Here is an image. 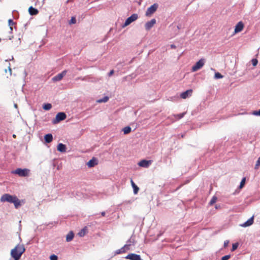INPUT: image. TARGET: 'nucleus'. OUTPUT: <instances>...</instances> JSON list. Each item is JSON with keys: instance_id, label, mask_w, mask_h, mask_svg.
Returning <instances> with one entry per match:
<instances>
[{"instance_id": "obj_46", "label": "nucleus", "mask_w": 260, "mask_h": 260, "mask_svg": "<svg viewBox=\"0 0 260 260\" xmlns=\"http://www.w3.org/2000/svg\"><path fill=\"white\" fill-rule=\"evenodd\" d=\"M5 72H6V73H7V70H6V69H5Z\"/></svg>"}, {"instance_id": "obj_23", "label": "nucleus", "mask_w": 260, "mask_h": 260, "mask_svg": "<svg viewBox=\"0 0 260 260\" xmlns=\"http://www.w3.org/2000/svg\"><path fill=\"white\" fill-rule=\"evenodd\" d=\"M52 107V105L51 104H46L43 105V109L45 110H50Z\"/></svg>"}, {"instance_id": "obj_36", "label": "nucleus", "mask_w": 260, "mask_h": 260, "mask_svg": "<svg viewBox=\"0 0 260 260\" xmlns=\"http://www.w3.org/2000/svg\"><path fill=\"white\" fill-rule=\"evenodd\" d=\"M252 114L254 115H259L260 116V109L258 111H254L253 112Z\"/></svg>"}, {"instance_id": "obj_6", "label": "nucleus", "mask_w": 260, "mask_h": 260, "mask_svg": "<svg viewBox=\"0 0 260 260\" xmlns=\"http://www.w3.org/2000/svg\"><path fill=\"white\" fill-rule=\"evenodd\" d=\"M158 7V5L157 4H154L150 7H149L145 13L146 16H150L152 14H153L157 9Z\"/></svg>"}, {"instance_id": "obj_15", "label": "nucleus", "mask_w": 260, "mask_h": 260, "mask_svg": "<svg viewBox=\"0 0 260 260\" xmlns=\"http://www.w3.org/2000/svg\"><path fill=\"white\" fill-rule=\"evenodd\" d=\"M57 150L60 152H65L66 151V146L64 144L59 143L57 145Z\"/></svg>"}, {"instance_id": "obj_45", "label": "nucleus", "mask_w": 260, "mask_h": 260, "mask_svg": "<svg viewBox=\"0 0 260 260\" xmlns=\"http://www.w3.org/2000/svg\"><path fill=\"white\" fill-rule=\"evenodd\" d=\"M13 137L14 138H15L16 137V136L15 134H14V135H13Z\"/></svg>"}, {"instance_id": "obj_41", "label": "nucleus", "mask_w": 260, "mask_h": 260, "mask_svg": "<svg viewBox=\"0 0 260 260\" xmlns=\"http://www.w3.org/2000/svg\"><path fill=\"white\" fill-rule=\"evenodd\" d=\"M13 23H14V22H13V20H12L10 19V20H9V25H11L13 24Z\"/></svg>"}, {"instance_id": "obj_40", "label": "nucleus", "mask_w": 260, "mask_h": 260, "mask_svg": "<svg viewBox=\"0 0 260 260\" xmlns=\"http://www.w3.org/2000/svg\"><path fill=\"white\" fill-rule=\"evenodd\" d=\"M8 71H9V75H11L12 74V70H11L10 67H8Z\"/></svg>"}, {"instance_id": "obj_1", "label": "nucleus", "mask_w": 260, "mask_h": 260, "mask_svg": "<svg viewBox=\"0 0 260 260\" xmlns=\"http://www.w3.org/2000/svg\"><path fill=\"white\" fill-rule=\"evenodd\" d=\"M2 202H7L10 203H13L15 207L18 208L21 205V201L15 196H12L8 193L3 194L1 198Z\"/></svg>"}, {"instance_id": "obj_2", "label": "nucleus", "mask_w": 260, "mask_h": 260, "mask_svg": "<svg viewBox=\"0 0 260 260\" xmlns=\"http://www.w3.org/2000/svg\"><path fill=\"white\" fill-rule=\"evenodd\" d=\"M25 248L23 244H18L11 251V255L14 260H19L22 254L25 252Z\"/></svg>"}, {"instance_id": "obj_24", "label": "nucleus", "mask_w": 260, "mask_h": 260, "mask_svg": "<svg viewBox=\"0 0 260 260\" xmlns=\"http://www.w3.org/2000/svg\"><path fill=\"white\" fill-rule=\"evenodd\" d=\"M125 252H126L124 251L123 247H121L120 249L117 250L115 253L116 254H119L124 253Z\"/></svg>"}, {"instance_id": "obj_35", "label": "nucleus", "mask_w": 260, "mask_h": 260, "mask_svg": "<svg viewBox=\"0 0 260 260\" xmlns=\"http://www.w3.org/2000/svg\"><path fill=\"white\" fill-rule=\"evenodd\" d=\"M230 257V255H225L221 258V260H228Z\"/></svg>"}, {"instance_id": "obj_33", "label": "nucleus", "mask_w": 260, "mask_h": 260, "mask_svg": "<svg viewBox=\"0 0 260 260\" xmlns=\"http://www.w3.org/2000/svg\"><path fill=\"white\" fill-rule=\"evenodd\" d=\"M76 20L75 17H72L70 21V24H75V23H76Z\"/></svg>"}, {"instance_id": "obj_42", "label": "nucleus", "mask_w": 260, "mask_h": 260, "mask_svg": "<svg viewBox=\"0 0 260 260\" xmlns=\"http://www.w3.org/2000/svg\"><path fill=\"white\" fill-rule=\"evenodd\" d=\"M132 243L133 244H134V242H132L131 239H129V240L128 241H127V244H131V245H132Z\"/></svg>"}, {"instance_id": "obj_27", "label": "nucleus", "mask_w": 260, "mask_h": 260, "mask_svg": "<svg viewBox=\"0 0 260 260\" xmlns=\"http://www.w3.org/2000/svg\"><path fill=\"white\" fill-rule=\"evenodd\" d=\"M214 77L216 79H220L223 78V76L220 73L217 72L215 74Z\"/></svg>"}, {"instance_id": "obj_13", "label": "nucleus", "mask_w": 260, "mask_h": 260, "mask_svg": "<svg viewBox=\"0 0 260 260\" xmlns=\"http://www.w3.org/2000/svg\"><path fill=\"white\" fill-rule=\"evenodd\" d=\"M192 93V89H189L185 92H182L180 94V97L183 99H185L187 98H188L189 96H190Z\"/></svg>"}, {"instance_id": "obj_28", "label": "nucleus", "mask_w": 260, "mask_h": 260, "mask_svg": "<svg viewBox=\"0 0 260 260\" xmlns=\"http://www.w3.org/2000/svg\"><path fill=\"white\" fill-rule=\"evenodd\" d=\"M109 100V98L108 96H105L103 99H100L98 101L99 103H105L107 102Z\"/></svg>"}, {"instance_id": "obj_29", "label": "nucleus", "mask_w": 260, "mask_h": 260, "mask_svg": "<svg viewBox=\"0 0 260 260\" xmlns=\"http://www.w3.org/2000/svg\"><path fill=\"white\" fill-rule=\"evenodd\" d=\"M245 181H246V178H243L240 182V184L239 186L240 188H242L243 187V186L244 185V184L245 183Z\"/></svg>"}, {"instance_id": "obj_4", "label": "nucleus", "mask_w": 260, "mask_h": 260, "mask_svg": "<svg viewBox=\"0 0 260 260\" xmlns=\"http://www.w3.org/2000/svg\"><path fill=\"white\" fill-rule=\"evenodd\" d=\"M205 60L204 58H201L196 64L192 67L191 71L194 72L201 69L205 64Z\"/></svg>"}, {"instance_id": "obj_3", "label": "nucleus", "mask_w": 260, "mask_h": 260, "mask_svg": "<svg viewBox=\"0 0 260 260\" xmlns=\"http://www.w3.org/2000/svg\"><path fill=\"white\" fill-rule=\"evenodd\" d=\"M30 170L28 169L17 168L11 172L12 174H17L20 177H27L29 176Z\"/></svg>"}, {"instance_id": "obj_25", "label": "nucleus", "mask_w": 260, "mask_h": 260, "mask_svg": "<svg viewBox=\"0 0 260 260\" xmlns=\"http://www.w3.org/2000/svg\"><path fill=\"white\" fill-rule=\"evenodd\" d=\"M217 198L215 196H214L211 201H210L209 204L210 205H213L216 201H217Z\"/></svg>"}, {"instance_id": "obj_12", "label": "nucleus", "mask_w": 260, "mask_h": 260, "mask_svg": "<svg viewBox=\"0 0 260 260\" xmlns=\"http://www.w3.org/2000/svg\"><path fill=\"white\" fill-rule=\"evenodd\" d=\"M151 163V160H142L139 163L138 165L139 166L144 167V168H148L149 165Z\"/></svg>"}, {"instance_id": "obj_26", "label": "nucleus", "mask_w": 260, "mask_h": 260, "mask_svg": "<svg viewBox=\"0 0 260 260\" xmlns=\"http://www.w3.org/2000/svg\"><path fill=\"white\" fill-rule=\"evenodd\" d=\"M131 245V244H126L123 246V248L124 249V251L126 252L127 251L129 250L130 248V246Z\"/></svg>"}, {"instance_id": "obj_38", "label": "nucleus", "mask_w": 260, "mask_h": 260, "mask_svg": "<svg viewBox=\"0 0 260 260\" xmlns=\"http://www.w3.org/2000/svg\"><path fill=\"white\" fill-rule=\"evenodd\" d=\"M229 243V241H228V240L225 241L224 242V246L225 247H226L228 245Z\"/></svg>"}, {"instance_id": "obj_44", "label": "nucleus", "mask_w": 260, "mask_h": 260, "mask_svg": "<svg viewBox=\"0 0 260 260\" xmlns=\"http://www.w3.org/2000/svg\"><path fill=\"white\" fill-rule=\"evenodd\" d=\"M171 47L172 48H176V46H175V45H171Z\"/></svg>"}, {"instance_id": "obj_9", "label": "nucleus", "mask_w": 260, "mask_h": 260, "mask_svg": "<svg viewBox=\"0 0 260 260\" xmlns=\"http://www.w3.org/2000/svg\"><path fill=\"white\" fill-rule=\"evenodd\" d=\"M125 258L129 260H142L140 255L135 253H129Z\"/></svg>"}, {"instance_id": "obj_43", "label": "nucleus", "mask_w": 260, "mask_h": 260, "mask_svg": "<svg viewBox=\"0 0 260 260\" xmlns=\"http://www.w3.org/2000/svg\"><path fill=\"white\" fill-rule=\"evenodd\" d=\"M101 215H102V216H105L106 215V213H105V212H102L101 213Z\"/></svg>"}, {"instance_id": "obj_14", "label": "nucleus", "mask_w": 260, "mask_h": 260, "mask_svg": "<svg viewBox=\"0 0 260 260\" xmlns=\"http://www.w3.org/2000/svg\"><path fill=\"white\" fill-rule=\"evenodd\" d=\"M96 165H98V160L96 158H95L94 157H93L87 164V165L89 168L93 167Z\"/></svg>"}, {"instance_id": "obj_20", "label": "nucleus", "mask_w": 260, "mask_h": 260, "mask_svg": "<svg viewBox=\"0 0 260 260\" xmlns=\"http://www.w3.org/2000/svg\"><path fill=\"white\" fill-rule=\"evenodd\" d=\"M186 114V112H183L180 114H174L173 115V116L174 117L175 119L174 121L179 120L181 119L182 117H184L185 114Z\"/></svg>"}, {"instance_id": "obj_10", "label": "nucleus", "mask_w": 260, "mask_h": 260, "mask_svg": "<svg viewBox=\"0 0 260 260\" xmlns=\"http://www.w3.org/2000/svg\"><path fill=\"white\" fill-rule=\"evenodd\" d=\"M67 71L64 70L62 71L61 73L57 74L56 76H54L53 78V80L54 81H58L61 80L62 78L66 75Z\"/></svg>"}, {"instance_id": "obj_34", "label": "nucleus", "mask_w": 260, "mask_h": 260, "mask_svg": "<svg viewBox=\"0 0 260 260\" xmlns=\"http://www.w3.org/2000/svg\"><path fill=\"white\" fill-rule=\"evenodd\" d=\"M251 62L253 66H255L257 64L258 61L256 59H252Z\"/></svg>"}, {"instance_id": "obj_16", "label": "nucleus", "mask_w": 260, "mask_h": 260, "mask_svg": "<svg viewBox=\"0 0 260 260\" xmlns=\"http://www.w3.org/2000/svg\"><path fill=\"white\" fill-rule=\"evenodd\" d=\"M28 12L30 15H36L39 13V11L31 6L28 9Z\"/></svg>"}, {"instance_id": "obj_7", "label": "nucleus", "mask_w": 260, "mask_h": 260, "mask_svg": "<svg viewBox=\"0 0 260 260\" xmlns=\"http://www.w3.org/2000/svg\"><path fill=\"white\" fill-rule=\"evenodd\" d=\"M138 18V15L137 14H133L130 17L127 18L125 20L123 27L129 25L131 23L136 20Z\"/></svg>"}, {"instance_id": "obj_11", "label": "nucleus", "mask_w": 260, "mask_h": 260, "mask_svg": "<svg viewBox=\"0 0 260 260\" xmlns=\"http://www.w3.org/2000/svg\"><path fill=\"white\" fill-rule=\"evenodd\" d=\"M156 23V20L155 19H152L150 21H148L145 25V29L149 30L153 25Z\"/></svg>"}, {"instance_id": "obj_19", "label": "nucleus", "mask_w": 260, "mask_h": 260, "mask_svg": "<svg viewBox=\"0 0 260 260\" xmlns=\"http://www.w3.org/2000/svg\"><path fill=\"white\" fill-rule=\"evenodd\" d=\"M132 186L134 189V193L136 194L138 193V191L139 190V188L136 185L133 180L131 179V180Z\"/></svg>"}, {"instance_id": "obj_37", "label": "nucleus", "mask_w": 260, "mask_h": 260, "mask_svg": "<svg viewBox=\"0 0 260 260\" xmlns=\"http://www.w3.org/2000/svg\"><path fill=\"white\" fill-rule=\"evenodd\" d=\"M85 229H83L81 231V232L79 233V234H80V236L84 235L85 234Z\"/></svg>"}, {"instance_id": "obj_32", "label": "nucleus", "mask_w": 260, "mask_h": 260, "mask_svg": "<svg viewBox=\"0 0 260 260\" xmlns=\"http://www.w3.org/2000/svg\"><path fill=\"white\" fill-rule=\"evenodd\" d=\"M50 260H57L58 257L55 254H52L50 256Z\"/></svg>"}, {"instance_id": "obj_22", "label": "nucleus", "mask_w": 260, "mask_h": 260, "mask_svg": "<svg viewBox=\"0 0 260 260\" xmlns=\"http://www.w3.org/2000/svg\"><path fill=\"white\" fill-rule=\"evenodd\" d=\"M124 134L126 135L131 132V127L129 126H125L122 129Z\"/></svg>"}, {"instance_id": "obj_5", "label": "nucleus", "mask_w": 260, "mask_h": 260, "mask_svg": "<svg viewBox=\"0 0 260 260\" xmlns=\"http://www.w3.org/2000/svg\"><path fill=\"white\" fill-rule=\"evenodd\" d=\"M67 117L66 114L63 112L58 113L55 117V118L52 120L53 124H56L60 121L64 120Z\"/></svg>"}, {"instance_id": "obj_30", "label": "nucleus", "mask_w": 260, "mask_h": 260, "mask_svg": "<svg viewBox=\"0 0 260 260\" xmlns=\"http://www.w3.org/2000/svg\"><path fill=\"white\" fill-rule=\"evenodd\" d=\"M238 246V243L233 244L232 251H235L237 248Z\"/></svg>"}, {"instance_id": "obj_17", "label": "nucleus", "mask_w": 260, "mask_h": 260, "mask_svg": "<svg viewBox=\"0 0 260 260\" xmlns=\"http://www.w3.org/2000/svg\"><path fill=\"white\" fill-rule=\"evenodd\" d=\"M44 139H45V142L47 143H49L51 142L53 140V137H52V134H48L45 135Z\"/></svg>"}, {"instance_id": "obj_31", "label": "nucleus", "mask_w": 260, "mask_h": 260, "mask_svg": "<svg viewBox=\"0 0 260 260\" xmlns=\"http://www.w3.org/2000/svg\"><path fill=\"white\" fill-rule=\"evenodd\" d=\"M259 166H260V157L258 158V160H257V161L256 162L255 169H257Z\"/></svg>"}, {"instance_id": "obj_39", "label": "nucleus", "mask_w": 260, "mask_h": 260, "mask_svg": "<svg viewBox=\"0 0 260 260\" xmlns=\"http://www.w3.org/2000/svg\"><path fill=\"white\" fill-rule=\"evenodd\" d=\"M114 71L113 70L110 71V72L109 73V76H112L114 74Z\"/></svg>"}, {"instance_id": "obj_18", "label": "nucleus", "mask_w": 260, "mask_h": 260, "mask_svg": "<svg viewBox=\"0 0 260 260\" xmlns=\"http://www.w3.org/2000/svg\"><path fill=\"white\" fill-rule=\"evenodd\" d=\"M253 223V217H252L249 218L247 221L244 222L242 226L244 227H246L251 225Z\"/></svg>"}, {"instance_id": "obj_21", "label": "nucleus", "mask_w": 260, "mask_h": 260, "mask_svg": "<svg viewBox=\"0 0 260 260\" xmlns=\"http://www.w3.org/2000/svg\"><path fill=\"white\" fill-rule=\"evenodd\" d=\"M74 234L73 232H69L66 236V241L70 242L72 241L74 238Z\"/></svg>"}, {"instance_id": "obj_8", "label": "nucleus", "mask_w": 260, "mask_h": 260, "mask_svg": "<svg viewBox=\"0 0 260 260\" xmlns=\"http://www.w3.org/2000/svg\"><path fill=\"white\" fill-rule=\"evenodd\" d=\"M244 25L242 21H239L235 26L233 35L241 32L244 28Z\"/></svg>"}]
</instances>
